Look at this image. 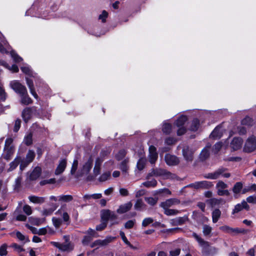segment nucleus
I'll use <instances>...</instances> for the list:
<instances>
[{
  "label": "nucleus",
  "mask_w": 256,
  "mask_h": 256,
  "mask_svg": "<svg viewBox=\"0 0 256 256\" xmlns=\"http://www.w3.org/2000/svg\"><path fill=\"white\" fill-rule=\"evenodd\" d=\"M115 239V237L108 236L104 240H98L92 243L90 245V248H98L100 246H106L112 242Z\"/></svg>",
  "instance_id": "9b49d317"
},
{
  "label": "nucleus",
  "mask_w": 256,
  "mask_h": 256,
  "mask_svg": "<svg viewBox=\"0 0 256 256\" xmlns=\"http://www.w3.org/2000/svg\"><path fill=\"white\" fill-rule=\"evenodd\" d=\"M56 206H54L52 208L47 209H44L42 212V214L44 216H48L51 215L52 212L56 210Z\"/></svg>",
  "instance_id": "a18cd8bd"
},
{
  "label": "nucleus",
  "mask_w": 256,
  "mask_h": 256,
  "mask_svg": "<svg viewBox=\"0 0 256 256\" xmlns=\"http://www.w3.org/2000/svg\"><path fill=\"white\" fill-rule=\"evenodd\" d=\"M92 166V160L90 158L78 170L76 178H78L84 176H87L90 171Z\"/></svg>",
  "instance_id": "f03ea898"
},
{
  "label": "nucleus",
  "mask_w": 256,
  "mask_h": 256,
  "mask_svg": "<svg viewBox=\"0 0 256 256\" xmlns=\"http://www.w3.org/2000/svg\"><path fill=\"white\" fill-rule=\"evenodd\" d=\"M10 87L19 96H23L26 94V87L18 80H14L10 83Z\"/></svg>",
  "instance_id": "39448f33"
},
{
  "label": "nucleus",
  "mask_w": 256,
  "mask_h": 256,
  "mask_svg": "<svg viewBox=\"0 0 256 256\" xmlns=\"http://www.w3.org/2000/svg\"><path fill=\"white\" fill-rule=\"evenodd\" d=\"M102 220H104L107 222L108 220L112 222V224H118L116 221L118 218L117 215L114 212L108 210H102L101 212Z\"/></svg>",
  "instance_id": "20e7f679"
},
{
  "label": "nucleus",
  "mask_w": 256,
  "mask_h": 256,
  "mask_svg": "<svg viewBox=\"0 0 256 256\" xmlns=\"http://www.w3.org/2000/svg\"><path fill=\"white\" fill-rule=\"evenodd\" d=\"M108 16V12L105 10H102L101 14H100L98 16V20H100L102 22H106V19Z\"/></svg>",
  "instance_id": "5fc2aeb1"
},
{
  "label": "nucleus",
  "mask_w": 256,
  "mask_h": 256,
  "mask_svg": "<svg viewBox=\"0 0 256 256\" xmlns=\"http://www.w3.org/2000/svg\"><path fill=\"white\" fill-rule=\"evenodd\" d=\"M136 223V220H129L125 223L124 227L126 228L130 229L132 228Z\"/></svg>",
  "instance_id": "338daca9"
},
{
  "label": "nucleus",
  "mask_w": 256,
  "mask_h": 256,
  "mask_svg": "<svg viewBox=\"0 0 256 256\" xmlns=\"http://www.w3.org/2000/svg\"><path fill=\"white\" fill-rule=\"evenodd\" d=\"M200 126V122L199 120L195 118L191 122L190 126V130L192 131H196Z\"/></svg>",
  "instance_id": "4c0bfd02"
},
{
  "label": "nucleus",
  "mask_w": 256,
  "mask_h": 256,
  "mask_svg": "<svg viewBox=\"0 0 256 256\" xmlns=\"http://www.w3.org/2000/svg\"><path fill=\"white\" fill-rule=\"evenodd\" d=\"M220 229L221 230L230 234L243 233L244 232V230H240L238 228H234L228 226H222L220 227Z\"/></svg>",
  "instance_id": "4468645a"
},
{
  "label": "nucleus",
  "mask_w": 256,
  "mask_h": 256,
  "mask_svg": "<svg viewBox=\"0 0 256 256\" xmlns=\"http://www.w3.org/2000/svg\"><path fill=\"white\" fill-rule=\"evenodd\" d=\"M92 237L90 236H86L84 237V238L82 240V244L84 246L88 245L90 242L92 240Z\"/></svg>",
  "instance_id": "052dcab7"
},
{
  "label": "nucleus",
  "mask_w": 256,
  "mask_h": 256,
  "mask_svg": "<svg viewBox=\"0 0 256 256\" xmlns=\"http://www.w3.org/2000/svg\"><path fill=\"white\" fill-rule=\"evenodd\" d=\"M10 54L14 62H20L22 60V58L14 50H12L10 52Z\"/></svg>",
  "instance_id": "49530a36"
},
{
  "label": "nucleus",
  "mask_w": 256,
  "mask_h": 256,
  "mask_svg": "<svg viewBox=\"0 0 256 256\" xmlns=\"http://www.w3.org/2000/svg\"><path fill=\"white\" fill-rule=\"evenodd\" d=\"M52 221L54 226L56 228H58L61 225L62 222V221L60 218H52Z\"/></svg>",
  "instance_id": "69168bd1"
},
{
  "label": "nucleus",
  "mask_w": 256,
  "mask_h": 256,
  "mask_svg": "<svg viewBox=\"0 0 256 256\" xmlns=\"http://www.w3.org/2000/svg\"><path fill=\"white\" fill-rule=\"evenodd\" d=\"M26 84L28 86L31 94L34 96V98L37 99L38 96L35 92L34 83L32 80L26 78Z\"/></svg>",
  "instance_id": "393cba45"
},
{
  "label": "nucleus",
  "mask_w": 256,
  "mask_h": 256,
  "mask_svg": "<svg viewBox=\"0 0 256 256\" xmlns=\"http://www.w3.org/2000/svg\"><path fill=\"white\" fill-rule=\"evenodd\" d=\"M149 176H162L164 178L170 179H174L176 178V176L174 174H172L165 170L161 168L153 169L148 177Z\"/></svg>",
  "instance_id": "7ed1b4c3"
},
{
  "label": "nucleus",
  "mask_w": 256,
  "mask_h": 256,
  "mask_svg": "<svg viewBox=\"0 0 256 256\" xmlns=\"http://www.w3.org/2000/svg\"><path fill=\"white\" fill-rule=\"evenodd\" d=\"M14 234H16V238L20 241L24 240L26 239L25 236L22 234L20 232H12L10 234L11 236H13Z\"/></svg>",
  "instance_id": "e2e57ef3"
},
{
  "label": "nucleus",
  "mask_w": 256,
  "mask_h": 256,
  "mask_svg": "<svg viewBox=\"0 0 256 256\" xmlns=\"http://www.w3.org/2000/svg\"><path fill=\"white\" fill-rule=\"evenodd\" d=\"M256 149V138L254 136H249L246 141L244 150L246 152H252Z\"/></svg>",
  "instance_id": "1a4fd4ad"
},
{
  "label": "nucleus",
  "mask_w": 256,
  "mask_h": 256,
  "mask_svg": "<svg viewBox=\"0 0 256 256\" xmlns=\"http://www.w3.org/2000/svg\"><path fill=\"white\" fill-rule=\"evenodd\" d=\"M212 231V228L207 224H204L202 227V233L206 236H210Z\"/></svg>",
  "instance_id": "58836bf2"
},
{
  "label": "nucleus",
  "mask_w": 256,
  "mask_h": 256,
  "mask_svg": "<svg viewBox=\"0 0 256 256\" xmlns=\"http://www.w3.org/2000/svg\"><path fill=\"white\" fill-rule=\"evenodd\" d=\"M21 98V103L25 104L28 105L32 102V100L31 98L28 96V92L26 91V94H24L23 96H20Z\"/></svg>",
  "instance_id": "f704fd0d"
},
{
  "label": "nucleus",
  "mask_w": 256,
  "mask_h": 256,
  "mask_svg": "<svg viewBox=\"0 0 256 256\" xmlns=\"http://www.w3.org/2000/svg\"><path fill=\"white\" fill-rule=\"evenodd\" d=\"M64 238L65 239L66 242L65 244H60V250L62 251L72 250L73 249V246L70 243L68 242L69 238L68 236H64Z\"/></svg>",
  "instance_id": "412c9836"
},
{
  "label": "nucleus",
  "mask_w": 256,
  "mask_h": 256,
  "mask_svg": "<svg viewBox=\"0 0 256 256\" xmlns=\"http://www.w3.org/2000/svg\"><path fill=\"white\" fill-rule=\"evenodd\" d=\"M187 120L188 118L186 116H181L174 122V125L178 128L177 130L178 136L182 135L186 132V128L184 126V124Z\"/></svg>",
  "instance_id": "0eeeda50"
},
{
  "label": "nucleus",
  "mask_w": 256,
  "mask_h": 256,
  "mask_svg": "<svg viewBox=\"0 0 256 256\" xmlns=\"http://www.w3.org/2000/svg\"><path fill=\"white\" fill-rule=\"evenodd\" d=\"M32 116V111L30 108H27L24 110L22 117L26 123H27Z\"/></svg>",
  "instance_id": "5701e85b"
},
{
  "label": "nucleus",
  "mask_w": 256,
  "mask_h": 256,
  "mask_svg": "<svg viewBox=\"0 0 256 256\" xmlns=\"http://www.w3.org/2000/svg\"><path fill=\"white\" fill-rule=\"evenodd\" d=\"M164 213L167 216H174L178 213V211L176 210L169 209L168 208H163Z\"/></svg>",
  "instance_id": "de8ad7c7"
},
{
  "label": "nucleus",
  "mask_w": 256,
  "mask_h": 256,
  "mask_svg": "<svg viewBox=\"0 0 256 256\" xmlns=\"http://www.w3.org/2000/svg\"><path fill=\"white\" fill-rule=\"evenodd\" d=\"M144 204L142 199H138L134 204V208L136 210H140L144 208Z\"/></svg>",
  "instance_id": "8fccbe9b"
},
{
  "label": "nucleus",
  "mask_w": 256,
  "mask_h": 256,
  "mask_svg": "<svg viewBox=\"0 0 256 256\" xmlns=\"http://www.w3.org/2000/svg\"><path fill=\"white\" fill-rule=\"evenodd\" d=\"M248 208L249 206L247 202L245 200H243L242 203L238 204L235 206L232 212V214L237 213L242 210L244 208L248 210Z\"/></svg>",
  "instance_id": "4be33fe9"
},
{
  "label": "nucleus",
  "mask_w": 256,
  "mask_h": 256,
  "mask_svg": "<svg viewBox=\"0 0 256 256\" xmlns=\"http://www.w3.org/2000/svg\"><path fill=\"white\" fill-rule=\"evenodd\" d=\"M222 133L220 130V127L217 126L211 133L210 136L214 138H220L222 136Z\"/></svg>",
  "instance_id": "7c9ffc66"
},
{
  "label": "nucleus",
  "mask_w": 256,
  "mask_h": 256,
  "mask_svg": "<svg viewBox=\"0 0 256 256\" xmlns=\"http://www.w3.org/2000/svg\"><path fill=\"white\" fill-rule=\"evenodd\" d=\"M0 64L3 66L13 72H18V68L16 64H12L10 66L8 64H6V62L3 60H0Z\"/></svg>",
  "instance_id": "bb28decb"
},
{
  "label": "nucleus",
  "mask_w": 256,
  "mask_h": 256,
  "mask_svg": "<svg viewBox=\"0 0 256 256\" xmlns=\"http://www.w3.org/2000/svg\"><path fill=\"white\" fill-rule=\"evenodd\" d=\"M164 159L166 164L170 166L177 165L180 162L178 158L170 154H166Z\"/></svg>",
  "instance_id": "ddd939ff"
},
{
  "label": "nucleus",
  "mask_w": 256,
  "mask_h": 256,
  "mask_svg": "<svg viewBox=\"0 0 256 256\" xmlns=\"http://www.w3.org/2000/svg\"><path fill=\"white\" fill-rule=\"evenodd\" d=\"M41 168L40 167H36L32 172L30 175V179L32 180H35L37 179L40 175Z\"/></svg>",
  "instance_id": "a878e982"
},
{
  "label": "nucleus",
  "mask_w": 256,
  "mask_h": 256,
  "mask_svg": "<svg viewBox=\"0 0 256 256\" xmlns=\"http://www.w3.org/2000/svg\"><path fill=\"white\" fill-rule=\"evenodd\" d=\"M221 216V212L219 209H215L212 212V220L214 223H216Z\"/></svg>",
  "instance_id": "2f4dec72"
},
{
  "label": "nucleus",
  "mask_w": 256,
  "mask_h": 256,
  "mask_svg": "<svg viewBox=\"0 0 256 256\" xmlns=\"http://www.w3.org/2000/svg\"><path fill=\"white\" fill-rule=\"evenodd\" d=\"M35 157V152L34 150H29L26 158V160L28 162H32Z\"/></svg>",
  "instance_id": "ea45409f"
},
{
  "label": "nucleus",
  "mask_w": 256,
  "mask_h": 256,
  "mask_svg": "<svg viewBox=\"0 0 256 256\" xmlns=\"http://www.w3.org/2000/svg\"><path fill=\"white\" fill-rule=\"evenodd\" d=\"M196 149L192 146H184L182 149V154L184 160L188 162H191L194 159Z\"/></svg>",
  "instance_id": "423d86ee"
},
{
  "label": "nucleus",
  "mask_w": 256,
  "mask_h": 256,
  "mask_svg": "<svg viewBox=\"0 0 256 256\" xmlns=\"http://www.w3.org/2000/svg\"><path fill=\"white\" fill-rule=\"evenodd\" d=\"M252 120L250 117H246L242 121V124L245 126L252 125Z\"/></svg>",
  "instance_id": "774afa93"
},
{
  "label": "nucleus",
  "mask_w": 256,
  "mask_h": 256,
  "mask_svg": "<svg viewBox=\"0 0 256 256\" xmlns=\"http://www.w3.org/2000/svg\"><path fill=\"white\" fill-rule=\"evenodd\" d=\"M132 206V204L130 202H129L124 204H122L120 206L119 208L117 210V212L118 214H124L130 210Z\"/></svg>",
  "instance_id": "aec40b11"
},
{
  "label": "nucleus",
  "mask_w": 256,
  "mask_h": 256,
  "mask_svg": "<svg viewBox=\"0 0 256 256\" xmlns=\"http://www.w3.org/2000/svg\"><path fill=\"white\" fill-rule=\"evenodd\" d=\"M242 143V140L240 138H234L230 143V147L236 150L241 148Z\"/></svg>",
  "instance_id": "a211bd4d"
},
{
  "label": "nucleus",
  "mask_w": 256,
  "mask_h": 256,
  "mask_svg": "<svg viewBox=\"0 0 256 256\" xmlns=\"http://www.w3.org/2000/svg\"><path fill=\"white\" fill-rule=\"evenodd\" d=\"M228 187V184L224 182L222 180L218 181L216 186L217 194L220 196H230V192L229 190L226 189Z\"/></svg>",
  "instance_id": "9d476101"
},
{
  "label": "nucleus",
  "mask_w": 256,
  "mask_h": 256,
  "mask_svg": "<svg viewBox=\"0 0 256 256\" xmlns=\"http://www.w3.org/2000/svg\"><path fill=\"white\" fill-rule=\"evenodd\" d=\"M200 188H209L213 186L212 182L202 180L200 182Z\"/></svg>",
  "instance_id": "a19ab883"
},
{
  "label": "nucleus",
  "mask_w": 256,
  "mask_h": 256,
  "mask_svg": "<svg viewBox=\"0 0 256 256\" xmlns=\"http://www.w3.org/2000/svg\"><path fill=\"white\" fill-rule=\"evenodd\" d=\"M103 161V159L100 158H98L96 160L95 164L93 170L94 174L96 176L100 174V166Z\"/></svg>",
  "instance_id": "6ab92c4d"
},
{
  "label": "nucleus",
  "mask_w": 256,
  "mask_h": 256,
  "mask_svg": "<svg viewBox=\"0 0 256 256\" xmlns=\"http://www.w3.org/2000/svg\"><path fill=\"white\" fill-rule=\"evenodd\" d=\"M14 152V148L12 147H10L8 149H4V154H3L4 158L7 160H9L12 155Z\"/></svg>",
  "instance_id": "473e14b6"
},
{
  "label": "nucleus",
  "mask_w": 256,
  "mask_h": 256,
  "mask_svg": "<svg viewBox=\"0 0 256 256\" xmlns=\"http://www.w3.org/2000/svg\"><path fill=\"white\" fill-rule=\"evenodd\" d=\"M128 160H123L120 164V169L122 170V172H126L128 169Z\"/></svg>",
  "instance_id": "09e8293b"
},
{
  "label": "nucleus",
  "mask_w": 256,
  "mask_h": 256,
  "mask_svg": "<svg viewBox=\"0 0 256 256\" xmlns=\"http://www.w3.org/2000/svg\"><path fill=\"white\" fill-rule=\"evenodd\" d=\"M24 142L28 146L32 144V134H29L24 137Z\"/></svg>",
  "instance_id": "bf43d9fd"
},
{
  "label": "nucleus",
  "mask_w": 256,
  "mask_h": 256,
  "mask_svg": "<svg viewBox=\"0 0 256 256\" xmlns=\"http://www.w3.org/2000/svg\"><path fill=\"white\" fill-rule=\"evenodd\" d=\"M154 222V220L151 218H145L142 222V225L144 227H146L148 224H152Z\"/></svg>",
  "instance_id": "0e129e2a"
},
{
  "label": "nucleus",
  "mask_w": 256,
  "mask_h": 256,
  "mask_svg": "<svg viewBox=\"0 0 256 256\" xmlns=\"http://www.w3.org/2000/svg\"><path fill=\"white\" fill-rule=\"evenodd\" d=\"M44 218H36L33 217L29 218V221L31 224L36 226H39L44 222Z\"/></svg>",
  "instance_id": "c756f323"
},
{
  "label": "nucleus",
  "mask_w": 256,
  "mask_h": 256,
  "mask_svg": "<svg viewBox=\"0 0 256 256\" xmlns=\"http://www.w3.org/2000/svg\"><path fill=\"white\" fill-rule=\"evenodd\" d=\"M188 220L187 216H184L182 217L176 218L173 220L174 224L176 226H180L184 224Z\"/></svg>",
  "instance_id": "cd10ccee"
},
{
  "label": "nucleus",
  "mask_w": 256,
  "mask_h": 256,
  "mask_svg": "<svg viewBox=\"0 0 256 256\" xmlns=\"http://www.w3.org/2000/svg\"><path fill=\"white\" fill-rule=\"evenodd\" d=\"M6 98V94L3 88L2 84L0 82V100L4 101Z\"/></svg>",
  "instance_id": "13d9d810"
},
{
  "label": "nucleus",
  "mask_w": 256,
  "mask_h": 256,
  "mask_svg": "<svg viewBox=\"0 0 256 256\" xmlns=\"http://www.w3.org/2000/svg\"><path fill=\"white\" fill-rule=\"evenodd\" d=\"M242 188V184L241 182H237L232 188V192L236 194L240 193Z\"/></svg>",
  "instance_id": "79ce46f5"
},
{
  "label": "nucleus",
  "mask_w": 256,
  "mask_h": 256,
  "mask_svg": "<svg viewBox=\"0 0 256 256\" xmlns=\"http://www.w3.org/2000/svg\"><path fill=\"white\" fill-rule=\"evenodd\" d=\"M146 159L145 158H140L137 162V168L140 170H142L146 165Z\"/></svg>",
  "instance_id": "37998d69"
},
{
  "label": "nucleus",
  "mask_w": 256,
  "mask_h": 256,
  "mask_svg": "<svg viewBox=\"0 0 256 256\" xmlns=\"http://www.w3.org/2000/svg\"><path fill=\"white\" fill-rule=\"evenodd\" d=\"M78 162L77 159H75L74 160V162L72 164L71 170H70V174L72 176H74L76 177V175L77 173V169L78 168Z\"/></svg>",
  "instance_id": "c9c22d12"
},
{
  "label": "nucleus",
  "mask_w": 256,
  "mask_h": 256,
  "mask_svg": "<svg viewBox=\"0 0 256 256\" xmlns=\"http://www.w3.org/2000/svg\"><path fill=\"white\" fill-rule=\"evenodd\" d=\"M10 46L5 40L2 34L0 32V52L2 53H8V50H10Z\"/></svg>",
  "instance_id": "2eb2a0df"
},
{
  "label": "nucleus",
  "mask_w": 256,
  "mask_h": 256,
  "mask_svg": "<svg viewBox=\"0 0 256 256\" xmlns=\"http://www.w3.org/2000/svg\"><path fill=\"white\" fill-rule=\"evenodd\" d=\"M180 203V201L176 198H170L160 204V206L162 208H169L170 207L177 205Z\"/></svg>",
  "instance_id": "dca6fc26"
},
{
  "label": "nucleus",
  "mask_w": 256,
  "mask_h": 256,
  "mask_svg": "<svg viewBox=\"0 0 256 256\" xmlns=\"http://www.w3.org/2000/svg\"><path fill=\"white\" fill-rule=\"evenodd\" d=\"M22 71L25 74L34 78H37L36 74L34 73L31 70L30 67L27 65H24L20 68Z\"/></svg>",
  "instance_id": "b1692460"
},
{
  "label": "nucleus",
  "mask_w": 256,
  "mask_h": 256,
  "mask_svg": "<svg viewBox=\"0 0 256 256\" xmlns=\"http://www.w3.org/2000/svg\"><path fill=\"white\" fill-rule=\"evenodd\" d=\"M145 200L150 206H154L156 204L158 200L152 197H146L144 198Z\"/></svg>",
  "instance_id": "680f3d73"
},
{
  "label": "nucleus",
  "mask_w": 256,
  "mask_h": 256,
  "mask_svg": "<svg viewBox=\"0 0 256 256\" xmlns=\"http://www.w3.org/2000/svg\"><path fill=\"white\" fill-rule=\"evenodd\" d=\"M192 236L198 242L199 246L202 248V252H206L209 249L211 250H216V248H210V243L204 240L203 238H202L200 236L198 235L196 233L194 232Z\"/></svg>",
  "instance_id": "6e6552de"
},
{
  "label": "nucleus",
  "mask_w": 256,
  "mask_h": 256,
  "mask_svg": "<svg viewBox=\"0 0 256 256\" xmlns=\"http://www.w3.org/2000/svg\"><path fill=\"white\" fill-rule=\"evenodd\" d=\"M29 200L34 204H42L44 202V198L34 196H30L28 197Z\"/></svg>",
  "instance_id": "c85d7f7f"
},
{
  "label": "nucleus",
  "mask_w": 256,
  "mask_h": 256,
  "mask_svg": "<svg viewBox=\"0 0 256 256\" xmlns=\"http://www.w3.org/2000/svg\"><path fill=\"white\" fill-rule=\"evenodd\" d=\"M20 158L18 156H17L14 161H12V162L10 163V168L8 170V171H12V170H14L17 166H18V164L20 163Z\"/></svg>",
  "instance_id": "e433bc0d"
},
{
  "label": "nucleus",
  "mask_w": 256,
  "mask_h": 256,
  "mask_svg": "<svg viewBox=\"0 0 256 256\" xmlns=\"http://www.w3.org/2000/svg\"><path fill=\"white\" fill-rule=\"evenodd\" d=\"M8 245L6 244H2L0 246V256H6L8 254Z\"/></svg>",
  "instance_id": "3c124183"
},
{
  "label": "nucleus",
  "mask_w": 256,
  "mask_h": 256,
  "mask_svg": "<svg viewBox=\"0 0 256 256\" xmlns=\"http://www.w3.org/2000/svg\"><path fill=\"white\" fill-rule=\"evenodd\" d=\"M107 226V222L104 220H102L101 223L96 226V230L101 231L104 230Z\"/></svg>",
  "instance_id": "4d7b16f0"
},
{
  "label": "nucleus",
  "mask_w": 256,
  "mask_h": 256,
  "mask_svg": "<svg viewBox=\"0 0 256 256\" xmlns=\"http://www.w3.org/2000/svg\"><path fill=\"white\" fill-rule=\"evenodd\" d=\"M110 177V172H106L102 174L99 178V181L104 182L108 180Z\"/></svg>",
  "instance_id": "603ef678"
},
{
  "label": "nucleus",
  "mask_w": 256,
  "mask_h": 256,
  "mask_svg": "<svg viewBox=\"0 0 256 256\" xmlns=\"http://www.w3.org/2000/svg\"><path fill=\"white\" fill-rule=\"evenodd\" d=\"M220 176L228 178L230 176V174L227 172L226 168H222L218 169L213 172L205 174L204 177L208 179L216 180Z\"/></svg>",
  "instance_id": "f257e3e1"
},
{
  "label": "nucleus",
  "mask_w": 256,
  "mask_h": 256,
  "mask_svg": "<svg viewBox=\"0 0 256 256\" xmlns=\"http://www.w3.org/2000/svg\"><path fill=\"white\" fill-rule=\"evenodd\" d=\"M66 159L61 160L55 170V174L59 175L62 173L66 166Z\"/></svg>",
  "instance_id": "f3484780"
},
{
  "label": "nucleus",
  "mask_w": 256,
  "mask_h": 256,
  "mask_svg": "<svg viewBox=\"0 0 256 256\" xmlns=\"http://www.w3.org/2000/svg\"><path fill=\"white\" fill-rule=\"evenodd\" d=\"M72 200V197L70 195H62L58 196V200L68 202Z\"/></svg>",
  "instance_id": "6e6d98bb"
},
{
  "label": "nucleus",
  "mask_w": 256,
  "mask_h": 256,
  "mask_svg": "<svg viewBox=\"0 0 256 256\" xmlns=\"http://www.w3.org/2000/svg\"><path fill=\"white\" fill-rule=\"evenodd\" d=\"M210 146L208 144L202 151L200 154V158L202 160H206L209 156L208 149L210 148Z\"/></svg>",
  "instance_id": "72a5a7b5"
},
{
  "label": "nucleus",
  "mask_w": 256,
  "mask_h": 256,
  "mask_svg": "<svg viewBox=\"0 0 256 256\" xmlns=\"http://www.w3.org/2000/svg\"><path fill=\"white\" fill-rule=\"evenodd\" d=\"M142 184L146 188H154L157 184V182L156 180L153 179L152 180L146 181Z\"/></svg>",
  "instance_id": "c03bdc74"
},
{
  "label": "nucleus",
  "mask_w": 256,
  "mask_h": 256,
  "mask_svg": "<svg viewBox=\"0 0 256 256\" xmlns=\"http://www.w3.org/2000/svg\"><path fill=\"white\" fill-rule=\"evenodd\" d=\"M162 132L165 134H170L172 130V126L168 123H164L162 128Z\"/></svg>",
  "instance_id": "864d4df0"
},
{
  "label": "nucleus",
  "mask_w": 256,
  "mask_h": 256,
  "mask_svg": "<svg viewBox=\"0 0 256 256\" xmlns=\"http://www.w3.org/2000/svg\"><path fill=\"white\" fill-rule=\"evenodd\" d=\"M148 158L149 162L152 164H154L158 158V154L156 152V149L153 146H150L149 147V154Z\"/></svg>",
  "instance_id": "f8f14e48"
}]
</instances>
